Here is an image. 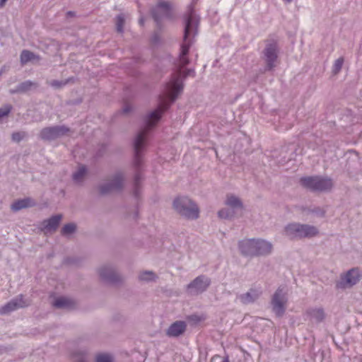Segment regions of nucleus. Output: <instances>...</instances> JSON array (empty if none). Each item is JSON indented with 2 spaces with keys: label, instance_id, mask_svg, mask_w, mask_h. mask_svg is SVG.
<instances>
[{
  "label": "nucleus",
  "instance_id": "17",
  "mask_svg": "<svg viewBox=\"0 0 362 362\" xmlns=\"http://www.w3.org/2000/svg\"><path fill=\"white\" fill-rule=\"evenodd\" d=\"M306 313L311 320L317 322H322L325 317V312L321 308H310L307 310Z\"/></svg>",
  "mask_w": 362,
  "mask_h": 362
},
{
  "label": "nucleus",
  "instance_id": "27",
  "mask_svg": "<svg viewBox=\"0 0 362 362\" xmlns=\"http://www.w3.org/2000/svg\"><path fill=\"white\" fill-rule=\"evenodd\" d=\"M124 23V19L123 16L122 15L118 16L117 17V22H116L117 30L118 32H119V33L122 32Z\"/></svg>",
  "mask_w": 362,
  "mask_h": 362
},
{
  "label": "nucleus",
  "instance_id": "24",
  "mask_svg": "<svg viewBox=\"0 0 362 362\" xmlns=\"http://www.w3.org/2000/svg\"><path fill=\"white\" fill-rule=\"evenodd\" d=\"M156 275L152 272H141L139 276L141 281H151L153 280Z\"/></svg>",
  "mask_w": 362,
  "mask_h": 362
},
{
  "label": "nucleus",
  "instance_id": "19",
  "mask_svg": "<svg viewBox=\"0 0 362 362\" xmlns=\"http://www.w3.org/2000/svg\"><path fill=\"white\" fill-rule=\"evenodd\" d=\"M34 205L33 201L30 198L19 199L14 202L11 205L13 211H18Z\"/></svg>",
  "mask_w": 362,
  "mask_h": 362
},
{
  "label": "nucleus",
  "instance_id": "33",
  "mask_svg": "<svg viewBox=\"0 0 362 362\" xmlns=\"http://www.w3.org/2000/svg\"><path fill=\"white\" fill-rule=\"evenodd\" d=\"M7 1L8 0H0V8L4 7Z\"/></svg>",
  "mask_w": 362,
  "mask_h": 362
},
{
  "label": "nucleus",
  "instance_id": "37",
  "mask_svg": "<svg viewBox=\"0 0 362 362\" xmlns=\"http://www.w3.org/2000/svg\"><path fill=\"white\" fill-rule=\"evenodd\" d=\"M138 179H139V178L136 177V185H137V183H138Z\"/></svg>",
  "mask_w": 362,
  "mask_h": 362
},
{
  "label": "nucleus",
  "instance_id": "32",
  "mask_svg": "<svg viewBox=\"0 0 362 362\" xmlns=\"http://www.w3.org/2000/svg\"><path fill=\"white\" fill-rule=\"evenodd\" d=\"M31 86V83H23L22 84V89L25 90V89H27V86Z\"/></svg>",
  "mask_w": 362,
  "mask_h": 362
},
{
  "label": "nucleus",
  "instance_id": "3",
  "mask_svg": "<svg viewBox=\"0 0 362 362\" xmlns=\"http://www.w3.org/2000/svg\"><path fill=\"white\" fill-rule=\"evenodd\" d=\"M174 209L187 218H197L199 216L197 206L187 197H178L173 202Z\"/></svg>",
  "mask_w": 362,
  "mask_h": 362
},
{
  "label": "nucleus",
  "instance_id": "11",
  "mask_svg": "<svg viewBox=\"0 0 362 362\" xmlns=\"http://www.w3.org/2000/svg\"><path fill=\"white\" fill-rule=\"evenodd\" d=\"M68 129L64 127H47L42 130L40 136L43 139H53L58 136L64 135Z\"/></svg>",
  "mask_w": 362,
  "mask_h": 362
},
{
  "label": "nucleus",
  "instance_id": "30",
  "mask_svg": "<svg viewBox=\"0 0 362 362\" xmlns=\"http://www.w3.org/2000/svg\"><path fill=\"white\" fill-rule=\"evenodd\" d=\"M100 275L103 277V278H108V274L106 273V269H101L100 270Z\"/></svg>",
  "mask_w": 362,
  "mask_h": 362
},
{
  "label": "nucleus",
  "instance_id": "26",
  "mask_svg": "<svg viewBox=\"0 0 362 362\" xmlns=\"http://www.w3.org/2000/svg\"><path fill=\"white\" fill-rule=\"evenodd\" d=\"M344 63V59L340 57L337 59L333 65V72L336 74H337L341 69Z\"/></svg>",
  "mask_w": 362,
  "mask_h": 362
},
{
  "label": "nucleus",
  "instance_id": "1",
  "mask_svg": "<svg viewBox=\"0 0 362 362\" xmlns=\"http://www.w3.org/2000/svg\"><path fill=\"white\" fill-rule=\"evenodd\" d=\"M195 16L192 8H190L186 18V25L184 34V42L181 45V52L177 65L176 71L172 75L170 81L166 84L163 93L160 95V102L156 110L152 112L147 117L146 127H145L136 136L134 141L135 158L134 165L139 166L141 162V151L145 146L148 132L159 121L162 114L168 108L182 92L183 88L182 78L194 76L192 69L185 70L184 68L189 64L187 57L191 42L188 40L194 23Z\"/></svg>",
  "mask_w": 362,
  "mask_h": 362
},
{
  "label": "nucleus",
  "instance_id": "36",
  "mask_svg": "<svg viewBox=\"0 0 362 362\" xmlns=\"http://www.w3.org/2000/svg\"><path fill=\"white\" fill-rule=\"evenodd\" d=\"M221 362H229V360L228 358H225Z\"/></svg>",
  "mask_w": 362,
  "mask_h": 362
},
{
  "label": "nucleus",
  "instance_id": "15",
  "mask_svg": "<svg viewBox=\"0 0 362 362\" xmlns=\"http://www.w3.org/2000/svg\"><path fill=\"white\" fill-rule=\"evenodd\" d=\"M186 329V324L182 321H177L170 326L167 334L170 337H177L182 334Z\"/></svg>",
  "mask_w": 362,
  "mask_h": 362
},
{
  "label": "nucleus",
  "instance_id": "20",
  "mask_svg": "<svg viewBox=\"0 0 362 362\" xmlns=\"http://www.w3.org/2000/svg\"><path fill=\"white\" fill-rule=\"evenodd\" d=\"M40 57L28 50H23L21 54V62L23 64L33 60H39Z\"/></svg>",
  "mask_w": 362,
  "mask_h": 362
},
{
  "label": "nucleus",
  "instance_id": "23",
  "mask_svg": "<svg viewBox=\"0 0 362 362\" xmlns=\"http://www.w3.org/2000/svg\"><path fill=\"white\" fill-rule=\"evenodd\" d=\"M76 226L74 223H68L65 225L62 229V234L68 235L73 233L76 230Z\"/></svg>",
  "mask_w": 362,
  "mask_h": 362
},
{
  "label": "nucleus",
  "instance_id": "28",
  "mask_svg": "<svg viewBox=\"0 0 362 362\" xmlns=\"http://www.w3.org/2000/svg\"><path fill=\"white\" fill-rule=\"evenodd\" d=\"M11 106L6 105L0 109V119L7 115L11 111Z\"/></svg>",
  "mask_w": 362,
  "mask_h": 362
},
{
  "label": "nucleus",
  "instance_id": "29",
  "mask_svg": "<svg viewBox=\"0 0 362 362\" xmlns=\"http://www.w3.org/2000/svg\"><path fill=\"white\" fill-rule=\"evenodd\" d=\"M24 136L23 132H16L12 134V139L15 141H20Z\"/></svg>",
  "mask_w": 362,
  "mask_h": 362
},
{
  "label": "nucleus",
  "instance_id": "8",
  "mask_svg": "<svg viewBox=\"0 0 362 362\" xmlns=\"http://www.w3.org/2000/svg\"><path fill=\"white\" fill-rule=\"evenodd\" d=\"M285 295L283 288H279L273 296L272 304L273 310L277 316H281L284 313L287 300Z\"/></svg>",
  "mask_w": 362,
  "mask_h": 362
},
{
  "label": "nucleus",
  "instance_id": "31",
  "mask_svg": "<svg viewBox=\"0 0 362 362\" xmlns=\"http://www.w3.org/2000/svg\"><path fill=\"white\" fill-rule=\"evenodd\" d=\"M188 319H189V320H193V321H196V322H199V321H200V320H202V318H201V317H198V316H197V315H192V316H189V317H188Z\"/></svg>",
  "mask_w": 362,
  "mask_h": 362
},
{
  "label": "nucleus",
  "instance_id": "14",
  "mask_svg": "<svg viewBox=\"0 0 362 362\" xmlns=\"http://www.w3.org/2000/svg\"><path fill=\"white\" fill-rule=\"evenodd\" d=\"M62 216L61 215H57L54 216H52L49 219L45 221L42 223V230L44 231L45 234H47L48 233H52V231H54L58 226L59 222L61 221Z\"/></svg>",
  "mask_w": 362,
  "mask_h": 362
},
{
  "label": "nucleus",
  "instance_id": "25",
  "mask_svg": "<svg viewBox=\"0 0 362 362\" xmlns=\"http://www.w3.org/2000/svg\"><path fill=\"white\" fill-rule=\"evenodd\" d=\"M112 357L107 354H100L96 356V362H112Z\"/></svg>",
  "mask_w": 362,
  "mask_h": 362
},
{
  "label": "nucleus",
  "instance_id": "5",
  "mask_svg": "<svg viewBox=\"0 0 362 362\" xmlns=\"http://www.w3.org/2000/svg\"><path fill=\"white\" fill-rule=\"evenodd\" d=\"M301 185L313 191H324L332 188V182L330 179L320 177H307L300 179Z\"/></svg>",
  "mask_w": 362,
  "mask_h": 362
},
{
  "label": "nucleus",
  "instance_id": "21",
  "mask_svg": "<svg viewBox=\"0 0 362 362\" xmlns=\"http://www.w3.org/2000/svg\"><path fill=\"white\" fill-rule=\"evenodd\" d=\"M257 296L258 293L255 291L251 290L250 292L241 296L240 300L243 303H248L252 302Z\"/></svg>",
  "mask_w": 362,
  "mask_h": 362
},
{
  "label": "nucleus",
  "instance_id": "34",
  "mask_svg": "<svg viewBox=\"0 0 362 362\" xmlns=\"http://www.w3.org/2000/svg\"><path fill=\"white\" fill-rule=\"evenodd\" d=\"M52 85L53 86H56V87H59V86H61V84H60L58 81H53V82L52 83Z\"/></svg>",
  "mask_w": 362,
  "mask_h": 362
},
{
  "label": "nucleus",
  "instance_id": "35",
  "mask_svg": "<svg viewBox=\"0 0 362 362\" xmlns=\"http://www.w3.org/2000/svg\"><path fill=\"white\" fill-rule=\"evenodd\" d=\"M245 248H246L247 250H254V249H255V247H248V246H247V247H246Z\"/></svg>",
  "mask_w": 362,
  "mask_h": 362
},
{
  "label": "nucleus",
  "instance_id": "4",
  "mask_svg": "<svg viewBox=\"0 0 362 362\" xmlns=\"http://www.w3.org/2000/svg\"><path fill=\"white\" fill-rule=\"evenodd\" d=\"M286 233L291 238H310L317 233L315 227L292 223L286 228Z\"/></svg>",
  "mask_w": 362,
  "mask_h": 362
},
{
  "label": "nucleus",
  "instance_id": "9",
  "mask_svg": "<svg viewBox=\"0 0 362 362\" xmlns=\"http://www.w3.org/2000/svg\"><path fill=\"white\" fill-rule=\"evenodd\" d=\"M362 275L358 269L349 270L344 276H342L341 281L337 284L339 288L351 287L356 284L361 278Z\"/></svg>",
  "mask_w": 362,
  "mask_h": 362
},
{
  "label": "nucleus",
  "instance_id": "18",
  "mask_svg": "<svg viewBox=\"0 0 362 362\" xmlns=\"http://www.w3.org/2000/svg\"><path fill=\"white\" fill-rule=\"evenodd\" d=\"M53 306L58 308L71 309L75 306V302L67 298H58L53 302Z\"/></svg>",
  "mask_w": 362,
  "mask_h": 362
},
{
  "label": "nucleus",
  "instance_id": "22",
  "mask_svg": "<svg viewBox=\"0 0 362 362\" xmlns=\"http://www.w3.org/2000/svg\"><path fill=\"white\" fill-rule=\"evenodd\" d=\"M86 173V169L84 166L79 167L78 171L74 174V180L76 182H81Z\"/></svg>",
  "mask_w": 362,
  "mask_h": 362
},
{
  "label": "nucleus",
  "instance_id": "10",
  "mask_svg": "<svg viewBox=\"0 0 362 362\" xmlns=\"http://www.w3.org/2000/svg\"><path fill=\"white\" fill-rule=\"evenodd\" d=\"M28 305V303L24 300L22 296L11 300L4 306L0 308V314L6 315L8 314L12 311H14L18 308H24Z\"/></svg>",
  "mask_w": 362,
  "mask_h": 362
},
{
  "label": "nucleus",
  "instance_id": "6",
  "mask_svg": "<svg viewBox=\"0 0 362 362\" xmlns=\"http://www.w3.org/2000/svg\"><path fill=\"white\" fill-rule=\"evenodd\" d=\"M226 204L230 208L228 209H222L218 211V216L221 218H230L238 211H242V203L235 197L228 196Z\"/></svg>",
  "mask_w": 362,
  "mask_h": 362
},
{
  "label": "nucleus",
  "instance_id": "7",
  "mask_svg": "<svg viewBox=\"0 0 362 362\" xmlns=\"http://www.w3.org/2000/svg\"><path fill=\"white\" fill-rule=\"evenodd\" d=\"M153 18L156 22L163 19H170L173 16V8L171 4L165 1L158 2L153 13Z\"/></svg>",
  "mask_w": 362,
  "mask_h": 362
},
{
  "label": "nucleus",
  "instance_id": "2",
  "mask_svg": "<svg viewBox=\"0 0 362 362\" xmlns=\"http://www.w3.org/2000/svg\"><path fill=\"white\" fill-rule=\"evenodd\" d=\"M240 249L244 255H264L271 252L272 245L262 240H245L240 242Z\"/></svg>",
  "mask_w": 362,
  "mask_h": 362
},
{
  "label": "nucleus",
  "instance_id": "12",
  "mask_svg": "<svg viewBox=\"0 0 362 362\" xmlns=\"http://www.w3.org/2000/svg\"><path fill=\"white\" fill-rule=\"evenodd\" d=\"M210 284L208 278L203 276L196 278L190 284L188 285V288L191 292L199 293L206 289Z\"/></svg>",
  "mask_w": 362,
  "mask_h": 362
},
{
  "label": "nucleus",
  "instance_id": "13",
  "mask_svg": "<svg viewBox=\"0 0 362 362\" xmlns=\"http://www.w3.org/2000/svg\"><path fill=\"white\" fill-rule=\"evenodd\" d=\"M264 56L269 69L274 66V62L277 59V47L276 43L269 44L265 49Z\"/></svg>",
  "mask_w": 362,
  "mask_h": 362
},
{
  "label": "nucleus",
  "instance_id": "16",
  "mask_svg": "<svg viewBox=\"0 0 362 362\" xmlns=\"http://www.w3.org/2000/svg\"><path fill=\"white\" fill-rule=\"evenodd\" d=\"M122 179L120 175L116 176L113 180H111L107 186H102L100 187V192L102 194L110 192L114 189H119L122 187Z\"/></svg>",
  "mask_w": 362,
  "mask_h": 362
}]
</instances>
